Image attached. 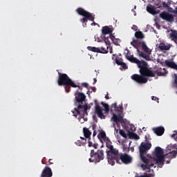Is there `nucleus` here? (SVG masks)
I'll list each match as a JSON object with an SVG mask.
<instances>
[{"mask_svg":"<svg viewBox=\"0 0 177 177\" xmlns=\"http://www.w3.org/2000/svg\"><path fill=\"white\" fill-rule=\"evenodd\" d=\"M151 149V144L149 142H142L140 146V157L141 161L144 164L141 165V168L143 171L147 172H150V168L154 167V162L160 165V168L164 165V150L160 147H156L155 149V159L151 158V156L147 158V151Z\"/></svg>","mask_w":177,"mask_h":177,"instance_id":"f257e3e1","label":"nucleus"},{"mask_svg":"<svg viewBox=\"0 0 177 177\" xmlns=\"http://www.w3.org/2000/svg\"><path fill=\"white\" fill-rule=\"evenodd\" d=\"M86 96L83 93L79 92L78 90L75 92L74 104L76 114H80L81 117L88 115V110L91 109V106L85 103Z\"/></svg>","mask_w":177,"mask_h":177,"instance_id":"f03ea898","label":"nucleus"},{"mask_svg":"<svg viewBox=\"0 0 177 177\" xmlns=\"http://www.w3.org/2000/svg\"><path fill=\"white\" fill-rule=\"evenodd\" d=\"M124 54L125 55L126 59L129 60L131 63H135L138 65V68H140V74L142 75H147L149 77H154L156 72H153L147 66V62L145 61H140L138 58L133 57V55H129V50L126 49Z\"/></svg>","mask_w":177,"mask_h":177,"instance_id":"7ed1b4c3","label":"nucleus"},{"mask_svg":"<svg viewBox=\"0 0 177 177\" xmlns=\"http://www.w3.org/2000/svg\"><path fill=\"white\" fill-rule=\"evenodd\" d=\"M131 45L137 49L138 55L140 57H142L147 62H150L151 58H150V55H151V50L147 47L146 45V42L145 41H138V40L133 39L132 41H131Z\"/></svg>","mask_w":177,"mask_h":177,"instance_id":"20e7f679","label":"nucleus"},{"mask_svg":"<svg viewBox=\"0 0 177 177\" xmlns=\"http://www.w3.org/2000/svg\"><path fill=\"white\" fill-rule=\"evenodd\" d=\"M58 80L57 84L59 86H64L65 91L66 93L70 92V88H79L81 89V86L75 84L74 82L65 73H61L60 72L58 73Z\"/></svg>","mask_w":177,"mask_h":177,"instance_id":"39448f33","label":"nucleus"},{"mask_svg":"<svg viewBox=\"0 0 177 177\" xmlns=\"http://www.w3.org/2000/svg\"><path fill=\"white\" fill-rule=\"evenodd\" d=\"M76 12L80 16H83L84 18L80 19L81 23L83 24V27H86V23H88V20L90 21H93L91 24V26H96L97 24L95 22V17L92 15V13L85 10L82 8H78L76 10Z\"/></svg>","mask_w":177,"mask_h":177,"instance_id":"423d86ee","label":"nucleus"},{"mask_svg":"<svg viewBox=\"0 0 177 177\" xmlns=\"http://www.w3.org/2000/svg\"><path fill=\"white\" fill-rule=\"evenodd\" d=\"M91 158L88 159L89 162L97 164L100 161L104 160V151L98 149L95 152V149H91L90 153Z\"/></svg>","mask_w":177,"mask_h":177,"instance_id":"0eeeda50","label":"nucleus"},{"mask_svg":"<svg viewBox=\"0 0 177 177\" xmlns=\"http://www.w3.org/2000/svg\"><path fill=\"white\" fill-rule=\"evenodd\" d=\"M106 147L109 149V150L106 151L107 157H109V158H116L117 160L120 154L118 152V150L114 148V147L111 145H107Z\"/></svg>","mask_w":177,"mask_h":177,"instance_id":"6e6552de","label":"nucleus"},{"mask_svg":"<svg viewBox=\"0 0 177 177\" xmlns=\"http://www.w3.org/2000/svg\"><path fill=\"white\" fill-rule=\"evenodd\" d=\"M120 161H121L122 164H131V162H132V157L127 153H120L119 154L118 158L116 159V162L121 164Z\"/></svg>","mask_w":177,"mask_h":177,"instance_id":"1a4fd4ad","label":"nucleus"},{"mask_svg":"<svg viewBox=\"0 0 177 177\" xmlns=\"http://www.w3.org/2000/svg\"><path fill=\"white\" fill-rule=\"evenodd\" d=\"M146 77H151V76H147L146 75H138V74H134L131 75V80L137 82V84H146L147 83V78Z\"/></svg>","mask_w":177,"mask_h":177,"instance_id":"9d476101","label":"nucleus"},{"mask_svg":"<svg viewBox=\"0 0 177 177\" xmlns=\"http://www.w3.org/2000/svg\"><path fill=\"white\" fill-rule=\"evenodd\" d=\"M95 103V113L97 114V117L100 118L101 120H104L106 118V115H104V113H103V108L99 105V103H97V100L94 101Z\"/></svg>","mask_w":177,"mask_h":177,"instance_id":"9b49d317","label":"nucleus"},{"mask_svg":"<svg viewBox=\"0 0 177 177\" xmlns=\"http://www.w3.org/2000/svg\"><path fill=\"white\" fill-rule=\"evenodd\" d=\"M160 18L162 19V20H165L169 23H172L174 21V18L172 14H169L167 12H162L160 14Z\"/></svg>","mask_w":177,"mask_h":177,"instance_id":"f8f14e48","label":"nucleus"},{"mask_svg":"<svg viewBox=\"0 0 177 177\" xmlns=\"http://www.w3.org/2000/svg\"><path fill=\"white\" fill-rule=\"evenodd\" d=\"M53 176V172L52 171V169L50 167L46 166L43 169L41 177H52Z\"/></svg>","mask_w":177,"mask_h":177,"instance_id":"ddd939ff","label":"nucleus"},{"mask_svg":"<svg viewBox=\"0 0 177 177\" xmlns=\"http://www.w3.org/2000/svg\"><path fill=\"white\" fill-rule=\"evenodd\" d=\"M111 120L113 121V124H115V125L118 126V128H120V122L122 121V115L114 113Z\"/></svg>","mask_w":177,"mask_h":177,"instance_id":"4468645a","label":"nucleus"},{"mask_svg":"<svg viewBox=\"0 0 177 177\" xmlns=\"http://www.w3.org/2000/svg\"><path fill=\"white\" fill-rule=\"evenodd\" d=\"M153 131L154 133L157 135V136H162V135H164V132H165V129H164V127H158L156 128H153Z\"/></svg>","mask_w":177,"mask_h":177,"instance_id":"2eb2a0df","label":"nucleus"},{"mask_svg":"<svg viewBox=\"0 0 177 177\" xmlns=\"http://www.w3.org/2000/svg\"><path fill=\"white\" fill-rule=\"evenodd\" d=\"M147 11L151 15H158L160 13V10H156V6L151 5L147 6Z\"/></svg>","mask_w":177,"mask_h":177,"instance_id":"dca6fc26","label":"nucleus"},{"mask_svg":"<svg viewBox=\"0 0 177 177\" xmlns=\"http://www.w3.org/2000/svg\"><path fill=\"white\" fill-rule=\"evenodd\" d=\"M102 35H107V34H109V35H113V30L109 26L102 27Z\"/></svg>","mask_w":177,"mask_h":177,"instance_id":"f3484780","label":"nucleus"},{"mask_svg":"<svg viewBox=\"0 0 177 177\" xmlns=\"http://www.w3.org/2000/svg\"><path fill=\"white\" fill-rule=\"evenodd\" d=\"M165 64H166L167 67H169L170 68H174V70H177V64H175V62L166 59L165 61Z\"/></svg>","mask_w":177,"mask_h":177,"instance_id":"a211bd4d","label":"nucleus"},{"mask_svg":"<svg viewBox=\"0 0 177 177\" xmlns=\"http://www.w3.org/2000/svg\"><path fill=\"white\" fill-rule=\"evenodd\" d=\"M153 73H155V75L153 77H156V74H157V75L158 77H161V76H165L167 75V74H168V71H167V69H165V68H162V71H152Z\"/></svg>","mask_w":177,"mask_h":177,"instance_id":"6ab92c4d","label":"nucleus"},{"mask_svg":"<svg viewBox=\"0 0 177 177\" xmlns=\"http://www.w3.org/2000/svg\"><path fill=\"white\" fill-rule=\"evenodd\" d=\"M171 32L169 34V37L171 41H174L175 44H177V31L175 30H171Z\"/></svg>","mask_w":177,"mask_h":177,"instance_id":"aec40b11","label":"nucleus"},{"mask_svg":"<svg viewBox=\"0 0 177 177\" xmlns=\"http://www.w3.org/2000/svg\"><path fill=\"white\" fill-rule=\"evenodd\" d=\"M109 38L111 39L114 45H116V46H120V44H121V39L115 38V37L113 35H110Z\"/></svg>","mask_w":177,"mask_h":177,"instance_id":"412c9836","label":"nucleus"},{"mask_svg":"<svg viewBox=\"0 0 177 177\" xmlns=\"http://www.w3.org/2000/svg\"><path fill=\"white\" fill-rule=\"evenodd\" d=\"M83 133L86 139H91V136L92 135V133L91 132V131H89V129L84 127Z\"/></svg>","mask_w":177,"mask_h":177,"instance_id":"4be33fe9","label":"nucleus"},{"mask_svg":"<svg viewBox=\"0 0 177 177\" xmlns=\"http://www.w3.org/2000/svg\"><path fill=\"white\" fill-rule=\"evenodd\" d=\"M158 48L160 50H169V49H171V45H165V43H160L158 46Z\"/></svg>","mask_w":177,"mask_h":177,"instance_id":"5701e85b","label":"nucleus"},{"mask_svg":"<svg viewBox=\"0 0 177 177\" xmlns=\"http://www.w3.org/2000/svg\"><path fill=\"white\" fill-rule=\"evenodd\" d=\"M112 107H114L115 111H118V113H122V105L117 106V102H115L112 104Z\"/></svg>","mask_w":177,"mask_h":177,"instance_id":"b1692460","label":"nucleus"},{"mask_svg":"<svg viewBox=\"0 0 177 177\" xmlns=\"http://www.w3.org/2000/svg\"><path fill=\"white\" fill-rule=\"evenodd\" d=\"M135 37L137 39H143L145 38V35L141 31H137L135 32Z\"/></svg>","mask_w":177,"mask_h":177,"instance_id":"393cba45","label":"nucleus"},{"mask_svg":"<svg viewBox=\"0 0 177 177\" xmlns=\"http://www.w3.org/2000/svg\"><path fill=\"white\" fill-rule=\"evenodd\" d=\"M87 49L88 50H90L91 52H95V53H100L101 52L100 48L88 46Z\"/></svg>","mask_w":177,"mask_h":177,"instance_id":"a878e982","label":"nucleus"},{"mask_svg":"<svg viewBox=\"0 0 177 177\" xmlns=\"http://www.w3.org/2000/svg\"><path fill=\"white\" fill-rule=\"evenodd\" d=\"M101 104L103 106V107L104 108V111L105 113L107 114V113H109V111H110V108L109 106V104L104 103V102H102Z\"/></svg>","mask_w":177,"mask_h":177,"instance_id":"bb28decb","label":"nucleus"},{"mask_svg":"<svg viewBox=\"0 0 177 177\" xmlns=\"http://www.w3.org/2000/svg\"><path fill=\"white\" fill-rule=\"evenodd\" d=\"M107 158H108V162L111 165H114V164H115V160L117 161V158H110V156H107Z\"/></svg>","mask_w":177,"mask_h":177,"instance_id":"cd10ccee","label":"nucleus"},{"mask_svg":"<svg viewBox=\"0 0 177 177\" xmlns=\"http://www.w3.org/2000/svg\"><path fill=\"white\" fill-rule=\"evenodd\" d=\"M167 10L169 13H174L175 15H177V8H176V10H174L172 8H171V6H169L167 8Z\"/></svg>","mask_w":177,"mask_h":177,"instance_id":"c85d7f7f","label":"nucleus"},{"mask_svg":"<svg viewBox=\"0 0 177 177\" xmlns=\"http://www.w3.org/2000/svg\"><path fill=\"white\" fill-rule=\"evenodd\" d=\"M97 137L100 138L101 139H103L104 140L106 138V132H104V131L100 132Z\"/></svg>","mask_w":177,"mask_h":177,"instance_id":"c756f323","label":"nucleus"},{"mask_svg":"<svg viewBox=\"0 0 177 177\" xmlns=\"http://www.w3.org/2000/svg\"><path fill=\"white\" fill-rule=\"evenodd\" d=\"M153 3H154V6H158V8H161V0H152Z\"/></svg>","mask_w":177,"mask_h":177,"instance_id":"7c9ffc66","label":"nucleus"},{"mask_svg":"<svg viewBox=\"0 0 177 177\" xmlns=\"http://www.w3.org/2000/svg\"><path fill=\"white\" fill-rule=\"evenodd\" d=\"M130 137L132 139H135L136 140H139V136H138V134L135 133H130Z\"/></svg>","mask_w":177,"mask_h":177,"instance_id":"2f4dec72","label":"nucleus"},{"mask_svg":"<svg viewBox=\"0 0 177 177\" xmlns=\"http://www.w3.org/2000/svg\"><path fill=\"white\" fill-rule=\"evenodd\" d=\"M75 145H76L77 146L81 147V146H84V145H85V142H84V141H81V140H77L75 142Z\"/></svg>","mask_w":177,"mask_h":177,"instance_id":"473e14b6","label":"nucleus"},{"mask_svg":"<svg viewBox=\"0 0 177 177\" xmlns=\"http://www.w3.org/2000/svg\"><path fill=\"white\" fill-rule=\"evenodd\" d=\"M135 177H154V174H144V175H140V176H136Z\"/></svg>","mask_w":177,"mask_h":177,"instance_id":"72a5a7b5","label":"nucleus"},{"mask_svg":"<svg viewBox=\"0 0 177 177\" xmlns=\"http://www.w3.org/2000/svg\"><path fill=\"white\" fill-rule=\"evenodd\" d=\"M116 126L117 125H115V123H113V127L115 129V135H118V131L120 129V127L119 128L118 127V129H117Z\"/></svg>","mask_w":177,"mask_h":177,"instance_id":"f704fd0d","label":"nucleus"},{"mask_svg":"<svg viewBox=\"0 0 177 177\" xmlns=\"http://www.w3.org/2000/svg\"><path fill=\"white\" fill-rule=\"evenodd\" d=\"M119 133L121 136H122V138H127V133L124 130H120Z\"/></svg>","mask_w":177,"mask_h":177,"instance_id":"c9c22d12","label":"nucleus"},{"mask_svg":"<svg viewBox=\"0 0 177 177\" xmlns=\"http://www.w3.org/2000/svg\"><path fill=\"white\" fill-rule=\"evenodd\" d=\"M77 115H79L78 118H79L80 122H81V124H84L83 119L84 118L85 115H84L83 117H82L80 114H77Z\"/></svg>","mask_w":177,"mask_h":177,"instance_id":"e433bc0d","label":"nucleus"},{"mask_svg":"<svg viewBox=\"0 0 177 177\" xmlns=\"http://www.w3.org/2000/svg\"><path fill=\"white\" fill-rule=\"evenodd\" d=\"M82 86H84V88H88L89 87V84H88V83H82V86H80V88H79L80 91H82Z\"/></svg>","mask_w":177,"mask_h":177,"instance_id":"4c0bfd02","label":"nucleus"},{"mask_svg":"<svg viewBox=\"0 0 177 177\" xmlns=\"http://www.w3.org/2000/svg\"><path fill=\"white\" fill-rule=\"evenodd\" d=\"M100 53H107L109 51L106 50V48L101 47L100 48Z\"/></svg>","mask_w":177,"mask_h":177,"instance_id":"58836bf2","label":"nucleus"},{"mask_svg":"<svg viewBox=\"0 0 177 177\" xmlns=\"http://www.w3.org/2000/svg\"><path fill=\"white\" fill-rule=\"evenodd\" d=\"M171 138L177 142V131H174V133L171 135Z\"/></svg>","mask_w":177,"mask_h":177,"instance_id":"ea45409f","label":"nucleus"},{"mask_svg":"<svg viewBox=\"0 0 177 177\" xmlns=\"http://www.w3.org/2000/svg\"><path fill=\"white\" fill-rule=\"evenodd\" d=\"M122 149L124 150V151H129V147H128L127 145H123L122 146Z\"/></svg>","mask_w":177,"mask_h":177,"instance_id":"a19ab883","label":"nucleus"},{"mask_svg":"<svg viewBox=\"0 0 177 177\" xmlns=\"http://www.w3.org/2000/svg\"><path fill=\"white\" fill-rule=\"evenodd\" d=\"M162 6H163V8H166V9H167L168 7L169 6V4H168L167 2L164 1V2H162Z\"/></svg>","mask_w":177,"mask_h":177,"instance_id":"79ce46f5","label":"nucleus"},{"mask_svg":"<svg viewBox=\"0 0 177 177\" xmlns=\"http://www.w3.org/2000/svg\"><path fill=\"white\" fill-rule=\"evenodd\" d=\"M120 66L122 67V68H128V66H127V64L124 62H122Z\"/></svg>","mask_w":177,"mask_h":177,"instance_id":"37998d69","label":"nucleus"},{"mask_svg":"<svg viewBox=\"0 0 177 177\" xmlns=\"http://www.w3.org/2000/svg\"><path fill=\"white\" fill-rule=\"evenodd\" d=\"M51 161H52V159H49L48 162V163H44V162H42V164H46V165H50L53 164V162H52Z\"/></svg>","mask_w":177,"mask_h":177,"instance_id":"c03bdc74","label":"nucleus"},{"mask_svg":"<svg viewBox=\"0 0 177 177\" xmlns=\"http://www.w3.org/2000/svg\"><path fill=\"white\" fill-rule=\"evenodd\" d=\"M120 124H122V125H125L127 124V120L124 119L122 117V121L120 122Z\"/></svg>","mask_w":177,"mask_h":177,"instance_id":"a18cd8bd","label":"nucleus"},{"mask_svg":"<svg viewBox=\"0 0 177 177\" xmlns=\"http://www.w3.org/2000/svg\"><path fill=\"white\" fill-rule=\"evenodd\" d=\"M93 142H92V141H91V139L89 140L88 138V147H93Z\"/></svg>","mask_w":177,"mask_h":177,"instance_id":"49530a36","label":"nucleus"},{"mask_svg":"<svg viewBox=\"0 0 177 177\" xmlns=\"http://www.w3.org/2000/svg\"><path fill=\"white\" fill-rule=\"evenodd\" d=\"M122 61L120 60V59H116V64H118V66H121Z\"/></svg>","mask_w":177,"mask_h":177,"instance_id":"de8ad7c7","label":"nucleus"},{"mask_svg":"<svg viewBox=\"0 0 177 177\" xmlns=\"http://www.w3.org/2000/svg\"><path fill=\"white\" fill-rule=\"evenodd\" d=\"M151 99H152V100H157V103H159V102H158V98L157 97H156V96H152L151 97Z\"/></svg>","mask_w":177,"mask_h":177,"instance_id":"09e8293b","label":"nucleus"},{"mask_svg":"<svg viewBox=\"0 0 177 177\" xmlns=\"http://www.w3.org/2000/svg\"><path fill=\"white\" fill-rule=\"evenodd\" d=\"M99 146V145L96 144V143H94L93 145V147H94V149H97V147Z\"/></svg>","mask_w":177,"mask_h":177,"instance_id":"8fccbe9b","label":"nucleus"},{"mask_svg":"<svg viewBox=\"0 0 177 177\" xmlns=\"http://www.w3.org/2000/svg\"><path fill=\"white\" fill-rule=\"evenodd\" d=\"M105 39L104 41L106 44H107V42H109V37L106 38V37H104Z\"/></svg>","mask_w":177,"mask_h":177,"instance_id":"3c124183","label":"nucleus"},{"mask_svg":"<svg viewBox=\"0 0 177 177\" xmlns=\"http://www.w3.org/2000/svg\"><path fill=\"white\" fill-rule=\"evenodd\" d=\"M97 133L96 132V131L94 130V131H93V137L96 136Z\"/></svg>","mask_w":177,"mask_h":177,"instance_id":"603ef678","label":"nucleus"},{"mask_svg":"<svg viewBox=\"0 0 177 177\" xmlns=\"http://www.w3.org/2000/svg\"><path fill=\"white\" fill-rule=\"evenodd\" d=\"M80 139H81L82 140H84V142L86 143V140L85 139V138H84V137H80Z\"/></svg>","mask_w":177,"mask_h":177,"instance_id":"864d4df0","label":"nucleus"},{"mask_svg":"<svg viewBox=\"0 0 177 177\" xmlns=\"http://www.w3.org/2000/svg\"><path fill=\"white\" fill-rule=\"evenodd\" d=\"M105 99H106V100H109V99H110V97H109V94H106L105 95Z\"/></svg>","mask_w":177,"mask_h":177,"instance_id":"5fc2aeb1","label":"nucleus"},{"mask_svg":"<svg viewBox=\"0 0 177 177\" xmlns=\"http://www.w3.org/2000/svg\"><path fill=\"white\" fill-rule=\"evenodd\" d=\"M93 81H94L93 84H96V82H97V80H96V78H94V79H93Z\"/></svg>","mask_w":177,"mask_h":177,"instance_id":"6e6d98bb","label":"nucleus"},{"mask_svg":"<svg viewBox=\"0 0 177 177\" xmlns=\"http://www.w3.org/2000/svg\"><path fill=\"white\" fill-rule=\"evenodd\" d=\"M110 53H113V48L110 49Z\"/></svg>","mask_w":177,"mask_h":177,"instance_id":"4d7b16f0","label":"nucleus"},{"mask_svg":"<svg viewBox=\"0 0 177 177\" xmlns=\"http://www.w3.org/2000/svg\"><path fill=\"white\" fill-rule=\"evenodd\" d=\"M171 162V160H167V164H169Z\"/></svg>","mask_w":177,"mask_h":177,"instance_id":"13d9d810","label":"nucleus"},{"mask_svg":"<svg viewBox=\"0 0 177 177\" xmlns=\"http://www.w3.org/2000/svg\"><path fill=\"white\" fill-rule=\"evenodd\" d=\"M93 118H96V115H93Z\"/></svg>","mask_w":177,"mask_h":177,"instance_id":"bf43d9fd","label":"nucleus"},{"mask_svg":"<svg viewBox=\"0 0 177 177\" xmlns=\"http://www.w3.org/2000/svg\"><path fill=\"white\" fill-rule=\"evenodd\" d=\"M93 91H94V92H96V88H93Z\"/></svg>","mask_w":177,"mask_h":177,"instance_id":"052dcab7","label":"nucleus"},{"mask_svg":"<svg viewBox=\"0 0 177 177\" xmlns=\"http://www.w3.org/2000/svg\"><path fill=\"white\" fill-rule=\"evenodd\" d=\"M93 91H94V92H96V88H93Z\"/></svg>","mask_w":177,"mask_h":177,"instance_id":"680f3d73","label":"nucleus"},{"mask_svg":"<svg viewBox=\"0 0 177 177\" xmlns=\"http://www.w3.org/2000/svg\"><path fill=\"white\" fill-rule=\"evenodd\" d=\"M93 91H94V92H96V88H93Z\"/></svg>","mask_w":177,"mask_h":177,"instance_id":"e2e57ef3","label":"nucleus"},{"mask_svg":"<svg viewBox=\"0 0 177 177\" xmlns=\"http://www.w3.org/2000/svg\"><path fill=\"white\" fill-rule=\"evenodd\" d=\"M134 9H136V6L134 7Z\"/></svg>","mask_w":177,"mask_h":177,"instance_id":"0e129e2a","label":"nucleus"}]
</instances>
